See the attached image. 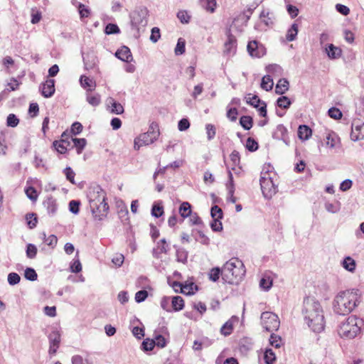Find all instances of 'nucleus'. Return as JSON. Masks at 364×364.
I'll use <instances>...</instances> for the list:
<instances>
[{
  "instance_id": "7ed1b4c3",
  "label": "nucleus",
  "mask_w": 364,
  "mask_h": 364,
  "mask_svg": "<svg viewBox=\"0 0 364 364\" xmlns=\"http://www.w3.org/2000/svg\"><path fill=\"white\" fill-rule=\"evenodd\" d=\"M245 274V266L237 258H232L226 262L222 269L223 279L225 282L230 284H237Z\"/></svg>"
},
{
  "instance_id": "0eeeda50",
  "label": "nucleus",
  "mask_w": 364,
  "mask_h": 364,
  "mask_svg": "<svg viewBox=\"0 0 364 364\" xmlns=\"http://www.w3.org/2000/svg\"><path fill=\"white\" fill-rule=\"evenodd\" d=\"M261 324L269 332L277 331L279 328L280 321L275 314L265 311L261 315Z\"/></svg>"
},
{
  "instance_id": "cd10ccee",
  "label": "nucleus",
  "mask_w": 364,
  "mask_h": 364,
  "mask_svg": "<svg viewBox=\"0 0 364 364\" xmlns=\"http://www.w3.org/2000/svg\"><path fill=\"white\" fill-rule=\"evenodd\" d=\"M201 6L207 11L213 13L215 11L216 7L215 0H200Z\"/></svg>"
},
{
  "instance_id": "c85d7f7f",
  "label": "nucleus",
  "mask_w": 364,
  "mask_h": 364,
  "mask_svg": "<svg viewBox=\"0 0 364 364\" xmlns=\"http://www.w3.org/2000/svg\"><path fill=\"white\" fill-rule=\"evenodd\" d=\"M298 33V26L296 23H293L287 31L286 38L288 41H293L296 39Z\"/></svg>"
},
{
  "instance_id": "4d7b16f0",
  "label": "nucleus",
  "mask_w": 364,
  "mask_h": 364,
  "mask_svg": "<svg viewBox=\"0 0 364 364\" xmlns=\"http://www.w3.org/2000/svg\"><path fill=\"white\" fill-rule=\"evenodd\" d=\"M246 148L250 151H255L258 149V144L251 137H249L246 141Z\"/></svg>"
},
{
  "instance_id": "a18cd8bd",
  "label": "nucleus",
  "mask_w": 364,
  "mask_h": 364,
  "mask_svg": "<svg viewBox=\"0 0 364 364\" xmlns=\"http://www.w3.org/2000/svg\"><path fill=\"white\" fill-rule=\"evenodd\" d=\"M105 32L107 35H111L119 33L120 30L117 24L108 23L105 27Z\"/></svg>"
},
{
  "instance_id": "e2e57ef3",
  "label": "nucleus",
  "mask_w": 364,
  "mask_h": 364,
  "mask_svg": "<svg viewBox=\"0 0 364 364\" xmlns=\"http://www.w3.org/2000/svg\"><path fill=\"white\" fill-rule=\"evenodd\" d=\"M64 173L66 176V178L70 182L72 183L73 184H75V180H74V178H75V173H74V171L72 170V168L70 167H66L64 170Z\"/></svg>"
},
{
  "instance_id": "8fccbe9b",
  "label": "nucleus",
  "mask_w": 364,
  "mask_h": 364,
  "mask_svg": "<svg viewBox=\"0 0 364 364\" xmlns=\"http://www.w3.org/2000/svg\"><path fill=\"white\" fill-rule=\"evenodd\" d=\"M210 214L213 219H221L223 218L222 209L218 205H214L211 208Z\"/></svg>"
},
{
  "instance_id": "0e129e2a",
  "label": "nucleus",
  "mask_w": 364,
  "mask_h": 364,
  "mask_svg": "<svg viewBox=\"0 0 364 364\" xmlns=\"http://www.w3.org/2000/svg\"><path fill=\"white\" fill-rule=\"evenodd\" d=\"M161 36H160V30L159 28L157 27H154L152 29H151V36H150V40L154 42V43H156L158 41V40L160 38Z\"/></svg>"
},
{
  "instance_id": "bb28decb",
  "label": "nucleus",
  "mask_w": 364,
  "mask_h": 364,
  "mask_svg": "<svg viewBox=\"0 0 364 364\" xmlns=\"http://www.w3.org/2000/svg\"><path fill=\"white\" fill-rule=\"evenodd\" d=\"M343 267L346 270L353 272L355 269V261L350 257H346L343 261Z\"/></svg>"
},
{
  "instance_id": "052dcab7",
  "label": "nucleus",
  "mask_w": 364,
  "mask_h": 364,
  "mask_svg": "<svg viewBox=\"0 0 364 364\" xmlns=\"http://www.w3.org/2000/svg\"><path fill=\"white\" fill-rule=\"evenodd\" d=\"M337 141V139L333 134H328L326 136V142L327 146H330L331 148H334L336 146V144Z\"/></svg>"
},
{
  "instance_id": "c9c22d12",
  "label": "nucleus",
  "mask_w": 364,
  "mask_h": 364,
  "mask_svg": "<svg viewBox=\"0 0 364 364\" xmlns=\"http://www.w3.org/2000/svg\"><path fill=\"white\" fill-rule=\"evenodd\" d=\"M176 259L180 262L186 263L188 259V252L183 248L178 249L176 250Z\"/></svg>"
},
{
  "instance_id": "39448f33",
  "label": "nucleus",
  "mask_w": 364,
  "mask_h": 364,
  "mask_svg": "<svg viewBox=\"0 0 364 364\" xmlns=\"http://www.w3.org/2000/svg\"><path fill=\"white\" fill-rule=\"evenodd\" d=\"M159 136V130L155 124H152L148 132L140 134L134 139V148L139 150L142 146H146L152 144Z\"/></svg>"
},
{
  "instance_id": "f257e3e1",
  "label": "nucleus",
  "mask_w": 364,
  "mask_h": 364,
  "mask_svg": "<svg viewBox=\"0 0 364 364\" xmlns=\"http://www.w3.org/2000/svg\"><path fill=\"white\" fill-rule=\"evenodd\" d=\"M303 314L308 326L315 333H320L325 327L323 310L320 303L313 298L304 302Z\"/></svg>"
},
{
  "instance_id": "f03ea898",
  "label": "nucleus",
  "mask_w": 364,
  "mask_h": 364,
  "mask_svg": "<svg viewBox=\"0 0 364 364\" xmlns=\"http://www.w3.org/2000/svg\"><path fill=\"white\" fill-rule=\"evenodd\" d=\"M358 295L353 291H343L334 298L333 308L339 315H348L352 312L359 303Z\"/></svg>"
},
{
  "instance_id": "ea45409f",
  "label": "nucleus",
  "mask_w": 364,
  "mask_h": 364,
  "mask_svg": "<svg viewBox=\"0 0 364 364\" xmlns=\"http://www.w3.org/2000/svg\"><path fill=\"white\" fill-rule=\"evenodd\" d=\"M270 345L276 348H279L282 345V340L280 336L272 333L269 338Z\"/></svg>"
},
{
  "instance_id": "bf43d9fd",
  "label": "nucleus",
  "mask_w": 364,
  "mask_h": 364,
  "mask_svg": "<svg viewBox=\"0 0 364 364\" xmlns=\"http://www.w3.org/2000/svg\"><path fill=\"white\" fill-rule=\"evenodd\" d=\"M148 296V292L146 290H140L135 294V301L137 303L144 301Z\"/></svg>"
},
{
  "instance_id": "3c124183",
  "label": "nucleus",
  "mask_w": 364,
  "mask_h": 364,
  "mask_svg": "<svg viewBox=\"0 0 364 364\" xmlns=\"http://www.w3.org/2000/svg\"><path fill=\"white\" fill-rule=\"evenodd\" d=\"M26 256L29 259H33L36 257L37 254V248L33 244H28L26 247Z\"/></svg>"
},
{
  "instance_id": "72a5a7b5",
  "label": "nucleus",
  "mask_w": 364,
  "mask_h": 364,
  "mask_svg": "<svg viewBox=\"0 0 364 364\" xmlns=\"http://www.w3.org/2000/svg\"><path fill=\"white\" fill-rule=\"evenodd\" d=\"M264 359L267 364H273L276 360L275 353L272 349H267L264 354Z\"/></svg>"
},
{
  "instance_id": "1a4fd4ad",
  "label": "nucleus",
  "mask_w": 364,
  "mask_h": 364,
  "mask_svg": "<svg viewBox=\"0 0 364 364\" xmlns=\"http://www.w3.org/2000/svg\"><path fill=\"white\" fill-rule=\"evenodd\" d=\"M350 138L354 141L364 138V122L359 119H354L352 123Z\"/></svg>"
},
{
  "instance_id": "338daca9",
  "label": "nucleus",
  "mask_w": 364,
  "mask_h": 364,
  "mask_svg": "<svg viewBox=\"0 0 364 364\" xmlns=\"http://www.w3.org/2000/svg\"><path fill=\"white\" fill-rule=\"evenodd\" d=\"M82 131V125L78 122H75L72 124L71 132L74 135L79 134Z\"/></svg>"
},
{
  "instance_id": "aec40b11",
  "label": "nucleus",
  "mask_w": 364,
  "mask_h": 364,
  "mask_svg": "<svg viewBox=\"0 0 364 364\" xmlns=\"http://www.w3.org/2000/svg\"><path fill=\"white\" fill-rule=\"evenodd\" d=\"M55 150L60 154H65L68 147L70 146V141L67 139H60V141H55L53 144Z\"/></svg>"
},
{
  "instance_id": "f704fd0d",
  "label": "nucleus",
  "mask_w": 364,
  "mask_h": 364,
  "mask_svg": "<svg viewBox=\"0 0 364 364\" xmlns=\"http://www.w3.org/2000/svg\"><path fill=\"white\" fill-rule=\"evenodd\" d=\"M72 141L74 143V146L77 148V154H80L86 145L87 141H86L85 139L75 138V139H72Z\"/></svg>"
},
{
  "instance_id": "13d9d810",
  "label": "nucleus",
  "mask_w": 364,
  "mask_h": 364,
  "mask_svg": "<svg viewBox=\"0 0 364 364\" xmlns=\"http://www.w3.org/2000/svg\"><path fill=\"white\" fill-rule=\"evenodd\" d=\"M251 95H252V94L249 93L248 97H246L247 102L250 103L251 105H252L255 107H258L259 103L261 102L260 100L256 95H252V97H251Z\"/></svg>"
},
{
  "instance_id": "b1692460",
  "label": "nucleus",
  "mask_w": 364,
  "mask_h": 364,
  "mask_svg": "<svg viewBox=\"0 0 364 364\" xmlns=\"http://www.w3.org/2000/svg\"><path fill=\"white\" fill-rule=\"evenodd\" d=\"M43 205L49 214L53 215L56 213L58 205L55 199L53 198H48L44 201Z\"/></svg>"
},
{
  "instance_id": "de8ad7c7",
  "label": "nucleus",
  "mask_w": 364,
  "mask_h": 364,
  "mask_svg": "<svg viewBox=\"0 0 364 364\" xmlns=\"http://www.w3.org/2000/svg\"><path fill=\"white\" fill-rule=\"evenodd\" d=\"M207 138L209 141L214 139L216 134V129L214 125L211 124H208L205 126Z\"/></svg>"
},
{
  "instance_id": "7c9ffc66",
  "label": "nucleus",
  "mask_w": 364,
  "mask_h": 364,
  "mask_svg": "<svg viewBox=\"0 0 364 364\" xmlns=\"http://www.w3.org/2000/svg\"><path fill=\"white\" fill-rule=\"evenodd\" d=\"M176 16L180 22L183 24L188 23L191 18V15L186 10L178 11Z\"/></svg>"
},
{
  "instance_id": "6e6d98bb",
  "label": "nucleus",
  "mask_w": 364,
  "mask_h": 364,
  "mask_svg": "<svg viewBox=\"0 0 364 364\" xmlns=\"http://www.w3.org/2000/svg\"><path fill=\"white\" fill-rule=\"evenodd\" d=\"M272 285V281L269 277H262L259 282V286L264 290H269Z\"/></svg>"
},
{
  "instance_id": "e433bc0d",
  "label": "nucleus",
  "mask_w": 364,
  "mask_h": 364,
  "mask_svg": "<svg viewBox=\"0 0 364 364\" xmlns=\"http://www.w3.org/2000/svg\"><path fill=\"white\" fill-rule=\"evenodd\" d=\"M24 277L26 279L33 282L37 279L38 275L34 269L27 267L24 272Z\"/></svg>"
},
{
  "instance_id": "79ce46f5",
  "label": "nucleus",
  "mask_w": 364,
  "mask_h": 364,
  "mask_svg": "<svg viewBox=\"0 0 364 364\" xmlns=\"http://www.w3.org/2000/svg\"><path fill=\"white\" fill-rule=\"evenodd\" d=\"M43 240L46 243L47 245L53 248L58 242V238L54 235H50L48 237H46V235L45 233L43 234Z\"/></svg>"
},
{
  "instance_id": "f8f14e48",
  "label": "nucleus",
  "mask_w": 364,
  "mask_h": 364,
  "mask_svg": "<svg viewBox=\"0 0 364 364\" xmlns=\"http://www.w3.org/2000/svg\"><path fill=\"white\" fill-rule=\"evenodd\" d=\"M97 208H91L92 215L95 220H102L106 216L109 210V205L106 200L97 203Z\"/></svg>"
},
{
  "instance_id": "a878e982",
  "label": "nucleus",
  "mask_w": 364,
  "mask_h": 364,
  "mask_svg": "<svg viewBox=\"0 0 364 364\" xmlns=\"http://www.w3.org/2000/svg\"><path fill=\"white\" fill-rule=\"evenodd\" d=\"M171 306L173 308V310L176 311H178L181 309H183L184 306V301L180 296H173L171 298Z\"/></svg>"
},
{
  "instance_id": "37998d69",
  "label": "nucleus",
  "mask_w": 364,
  "mask_h": 364,
  "mask_svg": "<svg viewBox=\"0 0 364 364\" xmlns=\"http://www.w3.org/2000/svg\"><path fill=\"white\" fill-rule=\"evenodd\" d=\"M328 116L333 119H340L343 117L341 111L336 107H331L328 111Z\"/></svg>"
},
{
  "instance_id": "6ab92c4d",
  "label": "nucleus",
  "mask_w": 364,
  "mask_h": 364,
  "mask_svg": "<svg viewBox=\"0 0 364 364\" xmlns=\"http://www.w3.org/2000/svg\"><path fill=\"white\" fill-rule=\"evenodd\" d=\"M325 52L330 59H336L341 55V49L333 44H328L325 47Z\"/></svg>"
},
{
  "instance_id": "680f3d73",
  "label": "nucleus",
  "mask_w": 364,
  "mask_h": 364,
  "mask_svg": "<svg viewBox=\"0 0 364 364\" xmlns=\"http://www.w3.org/2000/svg\"><path fill=\"white\" fill-rule=\"evenodd\" d=\"M141 346L145 351L151 350L155 346V341L154 340H145L142 342Z\"/></svg>"
},
{
  "instance_id": "09e8293b",
  "label": "nucleus",
  "mask_w": 364,
  "mask_h": 364,
  "mask_svg": "<svg viewBox=\"0 0 364 364\" xmlns=\"http://www.w3.org/2000/svg\"><path fill=\"white\" fill-rule=\"evenodd\" d=\"M8 282L10 285H16L20 282L21 277L16 272H11L8 274Z\"/></svg>"
},
{
  "instance_id": "49530a36",
  "label": "nucleus",
  "mask_w": 364,
  "mask_h": 364,
  "mask_svg": "<svg viewBox=\"0 0 364 364\" xmlns=\"http://www.w3.org/2000/svg\"><path fill=\"white\" fill-rule=\"evenodd\" d=\"M19 82L16 79L11 78L6 84V87L4 91H15L18 89Z\"/></svg>"
},
{
  "instance_id": "2f4dec72",
  "label": "nucleus",
  "mask_w": 364,
  "mask_h": 364,
  "mask_svg": "<svg viewBox=\"0 0 364 364\" xmlns=\"http://www.w3.org/2000/svg\"><path fill=\"white\" fill-rule=\"evenodd\" d=\"M240 124L245 130H249L252 127V119L250 116H242L240 119Z\"/></svg>"
},
{
  "instance_id": "4c0bfd02",
  "label": "nucleus",
  "mask_w": 364,
  "mask_h": 364,
  "mask_svg": "<svg viewBox=\"0 0 364 364\" xmlns=\"http://www.w3.org/2000/svg\"><path fill=\"white\" fill-rule=\"evenodd\" d=\"M233 329L232 323L230 320L225 322L220 328V333L227 336L230 335Z\"/></svg>"
},
{
  "instance_id": "6e6552de",
  "label": "nucleus",
  "mask_w": 364,
  "mask_h": 364,
  "mask_svg": "<svg viewBox=\"0 0 364 364\" xmlns=\"http://www.w3.org/2000/svg\"><path fill=\"white\" fill-rule=\"evenodd\" d=\"M87 196L90 208H97L96 204L106 200L105 193L100 186L92 188L89 191Z\"/></svg>"
},
{
  "instance_id": "c03bdc74",
  "label": "nucleus",
  "mask_w": 364,
  "mask_h": 364,
  "mask_svg": "<svg viewBox=\"0 0 364 364\" xmlns=\"http://www.w3.org/2000/svg\"><path fill=\"white\" fill-rule=\"evenodd\" d=\"M325 208L328 212H329L331 213H336L341 209L340 203H326L325 204Z\"/></svg>"
},
{
  "instance_id": "412c9836",
  "label": "nucleus",
  "mask_w": 364,
  "mask_h": 364,
  "mask_svg": "<svg viewBox=\"0 0 364 364\" xmlns=\"http://www.w3.org/2000/svg\"><path fill=\"white\" fill-rule=\"evenodd\" d=\"M86 100L92 106L96 107L101 102V97L98 92H87Z\"/></svg>"
},
{
  "instance_id": "4468645a",
  "label": "nucleus",
  "mask_w": 364,
  "mask_h": 364,
  "mask_svg": "<svg viewBox=\"0 0 364 364\" xmlns=\"http://www.w3.org/2000/svg\"><path fill=\"white\" fill-rule=\"evenodd\" d=\"M105 105L107 109L112 114H121L124 112L123 106L112 97L107 98Z\"/></svg>"
},
{
  "instance_id": "774afa93",
  "label": "nucleus",
  "mask_w": 364,
  "mask_h": 364,
  "mask_svg": "<svg viewBox=\"0 0 364 364\" xmlns=\"http://www.w3.org/2000/svg\"><path fill=\"white\" fill-rule=\"evenodd\" d=\"M25 191L28 198L31 200H36L37 199L36 191L34 188L30 186L27 188Z\"/></svg>"
},
{
  "instance_id": "a211bd4d",
  "label": "nucleus",
  "mask_w": 364,
  "mask_h": 364,
  "mask_svg": "<svg viewBox=\"0 0 364 364\" xmlns=\"http://www.w3.org/2000/svg\"><path fill=\"white\" fill-rule=\"evenodd\" d=\"M259 18L267 26H273L275 20L274 14L269 9H263L259 14Z\"/></svg>"
},
{
  "instance_id": "864d4df0",
  "label": "nucleus",
  "mask_w": 364,
  "mask_h": 364,
  "mask_svg": "<svg viewBox=\"0 0 364 364\" xmlns=\"http://www.w3.org/2000/svg\"><path fill=\"white\" fill-rule=\"evenodd\" d=\"M164 213V208L159 204H154L151 209V215L155 218H159Z\"/></svg>"
},
{
  "instance_id": "423d86ee",
  "label": "nucleus",
  "mask_w": 364,
  "mask_h": 364,
  "mask_svg": "<svg viewBox=\"0 0 364 364\" xmlns=\"http://www.w3.org/2000/svg\"><path fill=\"white\" fill-rule=\"evenodd\" d=\"M149 10L145 6L137 7L130 14L132 26L138 31L144 28L148 23Z\"/></svg>"
},
{
  "instance_id": "a19ab883",
  "label": "nucleus",
  "mask_w": 364,
  "mask_h": 364,
  "mask_svg": "<svg viewBox=\"0 0 364 364\" xmlns=\"http://www.w3.org/2000/svg\"><path fill=\"white\" fill-rule=\"evenodd\" d=\"M291 100L289 97L282 96L277 99V104L278 107L284 109H287L291 105Z\"/></svg>"
},
{
  "instance_id": "473e14b6",
  "label": "nucleus",
  "mask_w": 364,
  "mask_h": 364,
  "mask_svg": "<svg viewBox=\"0 0 364 364\" xmlns=\"http://www.w3.org/2000/svg\"><path fill=\"white\" fill-rule=\"evenodd\" d=\"M186 42L182 38H178L176 46L175 48V54L176 55H182L185 53Z\"/></svg>"
},
{
  "instance_id": "69168bd1",
  "label": "nucleus",
  "mask_w": 364,
  "mask_h": 364,
  "mask_svg": "<svg viewBox=\"0 0 364 364\" xmlns=\"http://www.w3.org/2000/svg\"><path fill=\"white\" fill-rule=\"evenodd\" d=\"M80 203L77 200H71L69 203V209L70 211L74 214H77L79 213V206Z\"/></svg>"
},
{
  "instance_id": "dca6fc26",
  "label": "nucleus",
  "mask_w": 364,
  "mask_h": 364,
  "mask_svg": "<svg viewBox=\"0 0 364 364\" xmlns=\"http://www.w3.org/2000/svg\"><path fill=\"white\" fill-rule=\"evenodd\" d=\"M115 56L124 62H130L133 60V57L130 49L127 46H122L118 49L115 53Z\"/></svg>"
},
{
  "instance_id": "f3484780",
  "label": "nucleus",
  "mask_w": 364,
  "mask_h": 364,
  "mask_svg": "<svg viewBox=\"0 0 364 364\" xmlns=\"http://www.w3.org/2000/svg\"><path fill=\"white\" fill-rule=\"evenodd\" d=\"M237 41L234 36L228 34V40L225 43V53L228 55H233L236 51Z\"/></svg>"
},
{
  "instance_id": "393cba45",
  "label": "nucleus",
  "mask_w": 364,
  "mask_h": 364,
  "mask_svg": "<svg viewBox=\"0 0 364 364\" xmlns=\"http://www.w3.org/2000/svg\"><path fill=\"white\" fill-rule=\"evenodd\" d=\"M274 85V82L270 75H265L262 77L260 87L265 91H271Z\"/></svg>"
},
{
  "instance_id": "2eb2a0df",
  "label": "nucleus",
  "mask_w": 364,
  "mask_h": 364,
  "mask_svg": "<svg viewBox=\"0 0 364 364\" xmlns=\"http://www.w3.org/2000/svg\"><path fill=\"white\" fill-rule=\"evenodd\" d=\"M83 61L85 68L87 70H97L98 60L97 56L92 53H89L83 56Z\"/></svg>"
},
{
  "instance_id": "20e7f679",
  "label": "nucleus",
  "mask_w": 364,
  "mask_h": 364,
  "mask_svg": "<svg viewBox=\"0 0 364 364\" xmlns=\"http://www.w3.org/2000/svg\"><path fill=\"white\" fill-rule=\"evenodd\" d=\"M363 321L356 316H349L339 326L338 332L341 338L352 339L360 332Z\"/></svg>"
},
{
  "instance_id": "603ef678",
  "label": "nucleus",
  "mask_w": 364,
  "mask_h": 364,
  "mask_svg": "<svg viewBox=\"0 0 364 364\" xmlns=\"http://www.w3.org/2000/svg\"><path fill=\"white\" fill-rule=\"evenodd\" d=\"M287 91L289 90V82L286 79H280L276 85V90Z\"/></svg>"
},
{
  "instance_id": "5701e85b",
  "label": "nucleus",
  "mask_w": 364,
  "mask_h": 364,
  "mask_svg": "<svg viewBox=\"0 0 364 364\" xmlns=\"http://www.w3.org/2000/svg\"><path fill=\"white\" fill-rule=\"evenodd\" d=\"M80 82L82 88L87 89V91H92V88L95 87V81L85 75H82L80 78Z\"/></svg>"
},
{
  "instance_id": "ddd939ff",
  "label": "nucleus",
  "mask_w": 364,
  "mask_h": 364,
  "mask_svg": "<svg viewBox=\"0 0 364 364\" xmlns=\"http://www.w3.org/2000/svg\"><path fill=\"white\" fill-rule=\"evenodd\" d=\"M50 347L48 353L53 355L56 353L60 343V334L58 331H53L49 335Z\"/></svg>"
},
{
  "instance_id": "9b49d317",
  "label": "nucleus",
  "mask_w": 364,
  "mask_h": 364,
  "mask_svg": "<svg viewBox=\"0 0 364 364\" xmlns=\"http://www.w3.org/2000/svg\"><path fill=\"white\" fill-rule=\"evenodd\" d=\"M247 49L252 57L261 58L266 54V48L264 46L257 41L249 42Z\"/></svg>"
},
{
  "instance_id": "5fc2aeb1",
  "label": "nucleus",
  "mask_w": 364,
  "mask_h": 364,
  "mask_svg": "<svg viewBox=\"0 0 364 364\" xmlns=\"http://www.w3.org/2000/svg\"><path fill=\"white\" fill-rule=\"evenodd\" d=\"M18 122H19L18 119L14 114H9V116L7 117V119H6L7 126L11 127H15L18 125Z\"/></svg>"
},
{
  "instance_id": "4be33fe9",
  "label": "nucleus",
  "mask_w": 364,
  "mask_h": 364,
  "mask_svg": "<svg viewBox=\"0 0 364 364\" xmlns=\"http://www.w3.org/2000/svg\"><path fill=\"white\" fill-rule=\"evenodd\" d=\"M312 134L311 129L306 125H300L298 129V136L301 140H307Z\"/></svg>"
},
{
  "instance_id": "9d476101",
  "label": "nucleus",
  "mask_w": 364,
  "mask_h": 364,
  "mask_svg": "<svg viewBox=\"0 0 364 364\" xmlns=\"http://www.w3.org/2000/svg\"><path fill=\"white\" fill-rule=\"evenodd\" d=\"M259 181L261 189L264 197L270 198L272 195L276 193V187L269 177L261 176Z\"/></svg>"
},
{
  "instance_id": "c756f323",
  "label": "nucleus",
  "mask_w": 364,
  "mask_h": 364,
  "mask_svg": "<svg viewBox=\"0 0 364 364\" xmlns=\"http://www.w3.org/2000/svg\"><path fill=\"white\" fill-rule=\"evenodd\" d=\"M179 213L183 218H187L191 214V205L188 202L181 203L179 208Z\"/></svg>"
},
{
  "instance_id": "58836bf2",
  "label": "nucleus",
  "mask_w": 364,
  "mask_h": 364,
  "mask_svg": "<svg viewBox=\"0 0 364 364\" xmlns=\"http://www.w3.org/2000/svg\"><path fill=\"white\" fill-rule=\"evenodd\" d=\"M222 275V270L219 267H214L209 272V279L213 282H217Z\"/></svg>"
}]
</instances>
